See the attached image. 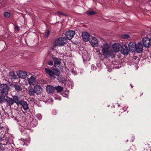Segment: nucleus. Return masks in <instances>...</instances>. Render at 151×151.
Here are the masks:
<instances>
[{
  "label": "nucleus",
  "instance_id": "obj_10",
  "mask_svg": "<svg viewBox=\"0 0 151 151\" xmlns=\"http://www.w3.org/2000/svg\"><path fill=\"white\" fill-rule=\"evenodd\" d=\"M34 90L35 93L37 95H39L41 93L42 90L41 87L39 85H36L34 86Z\"/></svg>",
  "mask_w": 151,
  "mask_h": 151
},
{
  "label": "nucleus",
  "instance_id": "obj_44",
  "mask_svg": "<svg viewBox=\"0 0 151 151\" xmlns=\"http://www.w3.org/2000/svg\"><path fill=\"white\" fill-rule=\"evenodd\" d=\"M17 151H22V150H17Z\"/></svg>",
  "mask_w": 151,
  "mask_h": 151
},
{
  "label": "nucleus",
  "instance_id": "obj_21",
  "mask_svg": "<svg viewBox=\"0 0 151 151\" xmlns=\"http://www.w3.org/2000/svg\"><path fill=\"white\" fill-rule=\"evenodd\" d=\"M37 124L38 122L35 119H33L30 123V126L32 127H35Z\"/></svg>",
  "mask_w": 151,
  "mask_h": 151
},
{
  "label": "nucleus",
  "instance_id": "obj_14",
  "mask_svg": "<svg viewBox=\"0 0 151 151\" xmlns=\"http://www.w3.org/2000/svg\"><path fill=\"white\" fill-rule=\"evenodd\" d=\"M136 44L134 42H130L128 44V46L130 51L135 52V51Z\"/></svg>",
  "mask_w": 151,
  "mask_h": 151
},
{
  "label": "nucleus",
  "instance_id": "obj_46",
  "mask_svg": "<svg viewBox=\"0 0 151 151\" xmlns=\"http://www.w3.org/2000/svg\"><path fill=\"white\" fill-rule=\"evenodd\" d=\"M118 106L119 107H120V105H119V104H118Z\"/></svg>",
  "mask_w": 151,
  "mask_h": 151
},
{
  "label": "nucleus",
  "instance_id": "obj_29",
  "mask_svg": "<svg viewBox=\"0 0 151 151\" xmlns=\"http://www.w3.org/2000/svg\"><path fill=\"white\" fill-rule=\"evenodd\" d=\"M29 141L30 140H29V141H28L27 140L23 139V141H22L23 143H22V142H21V143L23 144V145H28V144L29 143Z\"/></svg>",
  "mask_w": 151,
  "mask_h": 151
},
{
  "label": "nucleus",
  "instance_id": "obj_34",
  "mask_svg": "<svg viewBox=\"0 0 151 151\" xmlns=\"http://www.w3.org/2000/svg\"><path fill=\"white\" fill-rule=\"evenodd\" d=\"M71 72L73 74L75 75L77 74V72L74 70V68L71 69Z\"/></svg>",
  "mask_w": 151,
  "mask_h": 151
},
{
  "label": "nucleus",
  "instance_id": "obj_16",
  "mask_svg": "<svg viewBox=\"0 0 151 151\" xmlns=\"http://www.w3.org/2000/svg\"><path fill=\"white\" fill-rule=\"evenodd\" d=\"M36 78L33 76H32L28 79L29 83L30 85L34 86L36 83Z\"/></svg>",
  "mask_w": 151,
  "mask_h": 151
},
{
  "label": "nucleus",
  "instance_id": "obj_39",
  "mask_svg": "<svg viewBox=\"0 0 151 151\" xmlns=\"http://www.w3.org/2000/svg\"><path fill=\"white\" fill-rule=\"evenodd\" d=\"M88 13L91 15H92L94 14L95 13V12L93 11H91L90 12H89Z\"/></svg>",
  "mask_w": 151,
  "mask_h": 151
},
{
  "label": "nucleus",
  "instance_id": "obj_17",
  "mask_svg": "<svg viewBox=\"0 0 151 151\" xmlns=\"http://www.w3.org/2000/svg\"><path fill=\"white\" fill-rule=\"evenodd\" d=\"M52 59L54 62L55 66H57L58 65H60L61 62L59 58L53 57Z\"/></svg>",
  "mask_w": 151,
  "mask_h": 151
},
{
  "label": "nucleus",
  "instance_id": "obj_38",
  "mask_svg": "<svg viewBox=\"0 0 151 151\" xmlns=\"http://www.w3.org/2000/svg\"><path fill=\"white\" fill-rule=\"evenodd\" d=\"M57 13L58 14V16H59L60 15H64V16H65L66 15L65 14H63L60 11H58L57 12Z\"/></svg>",
  "mask_w": 151,
  "mask_h": 151
},
{
  "label": "nucleus",
  "instance_id": "obj_49",
  "mask_svg": "<svg viewBox=\"0 0 151 151\" xmlns=\"http://www.w3.org/2000/svg\"><path fill=\"white\" fill-rule=\"evenodd\" d=\"M150 31H151V30H150Z\"/></svg>",
  "mask_w": 151,
  "mask_h": 151
},
{
  "label": "nucleus",
  "instance_id": "obj_19",
  "mask_svg": "<svg viewBox=\"0 0 151 151\" xmlns=\"http://www.w3.org/2000/svg\"><path fill=\"white\" fill-rule=\"evenodd\" d=\"M13 99L14 101V103H16L18 105H19L20 101H22V100H19V98L17 96H13Z\"/></svg>",
  "mask_w": 151,
  "mask_h": 151
},
{
  "label": "nucleus",
  "instance_id": "obj_30",
  "mask_svg": "<svg viewBox=\"0 0 151 151\" xmlns=\"http://www.w3.org/2000/svg\"><path fill=\"white\" fill-rule=\"evenodd\" d=\"M130 36L128 35L124 34L122 36V39H126L129 38Z\"/></svg>",
  "mask_w": 151,
  "mask_h": 151
},
{
  "label": "nucleus",
  "instance_id": "obj_3",
  "mask_svg": "<svg viewBox=\"0 0 151 151\" xmlns=\"http://www.w3.org/2000/svg\"><path fill=\"white\" fill-rule=\"evenodd\" d=\"M66 42V38L65 37H59L58 40H55L53 45L54 47L57 46L61 47L65 45Z\"/></svg>",
  "mask_w": 151,
  "mask_h": 151
},
{
  "label": "nucleus",
  "instance_id": "obj_47",
  "mask_svg": "<svg viewBox=\"0 0 151 151\" xmlns=\"http://www.w3.org/2000/svg\"><path fill=\"white\" fill-rule=\"evenodd\" d=\"M95 69L96 70V67H95Z\"/></svg>",
  "mask_w": 151,
  "mask_h": 151
},
{
  "label": "nucleus",
  "instance_id": "obj_37",
  "mask_svg": "<svg viewBox=\"0 0 151 151\" xmlns=\"http://www.w3.org/2000/svg\"><path fill=\"white\" fill-rule=\"evenodd\" d=\"M136 147H135V146L134 145H132L131 147L130 150H131L133 151H134L136 150Z\"/></svg>",
  "mask_w": 151,
  "mask_h": 151
},
{
  "label": "nucleus",
  "instance_id": "obj_4",
  "mask_svg": "<svg viewBox=\"0 0 151 151\" xmlns=\"http://www.w3.org/2000/svg\"><path fill=\"white\" fill-rule=\"evenodd\" d=\"M1 92L3 96H6L8 93L9 87L6 84H1L0 86Z\"/></svg>",
  "mask_w": 151,
  "mask_h": 151
},
{
  "label": "nucleus",
  "instance_id": "obj_33",
  "mask_svg": "<svg viewBox=\"0 0 151 151\" xmlns=\"http://www.w3.org/2000/svg\"><path fill=\"white\" fill-rule=\"evenodd\" d=\"M4 96H0V102H3L4 101L5 97Z\"/></svg>",
  "mask_w": 151,
  "mask_h": 151
},
{
  "label": "nucleus",
  "instance_id": "obj_31",
  "mask_svg": "<svg viewBox=\"0 0 151 151\" xmlns=\"http://www.w3.org/2000/svg\"><path fill=\"white\" fill-rule=\"evenodd\" d=\"M29 94L31 96H34V91L33 90V91L32 90H30L29 91Z\"/></svg>",
  "mask_w": 151,
  "mask_h": 151
},
{
  "label": "nucleus",
  "instance_id": "obj_9",
  "mask_svg": "<svg viewBox=\"0 0 151 151\" xmlns=\"http://www.w3.org/2000/svg\"><path fill=\"white\" fill-rule=\"evenodd\" d=\"M82 37L83 40L85 42L88 41L90 37H91L90 34L86 32H83Z\"/></svg>",
  "mask_w": 151,
  "mask_h": 151
},
{
  "label": "nucleus",
  "instance_id": "obj_1",
  "mask_svg": "<svg viewBox=\"0 0 151 151\" xmlns=\"http://www.w3.org/2000/svg\"><path fill=\"white\" fill-rule=\"evenodd\" d=\"M101 52L102 55L105 58H108L110 57H114V52H112L110 50L109 45L106 44H104L102 46Z\"/></svg>",
  "mask_w": 151,
  "mask_h": 151
},
{
  "label": "nucleus",
  "instance_id": "obj_12",
  "mask_svg": "<svg viewBox=\"0 0 151 151\" xmlns=\"http://www.w3.org/2000/svg\"><path fill=\"white\" fill-rule=\"evenodd\" d=\"M143 46L141 43H138L136 44L135 51L139 53L141 52L143 50Z\"/></svg>",
  "mask_w": 151,
  "mask_h": 151
},
{
  "label": "nucleus",
  "instance_id": "obj_22",
  "mask_svg": "<svg viewBox=\"0 0 151 151\" xmlns=\"http://www.w3.org/2000/svg\"><path fill=\"white\" fill-rule=\"evenodd\" d=\"M14 87L15 88V90L17 91H21L22 90V87L20 85H19L15 83L14 85Z\"/></svg>",
  "mask_w": 151,
  "mask_h": 151
},
{
  "label": "nucleus",
  "instance_id": "obj_27",
  "mask_svg": "<svg viewBox=\"0 0 151 151\" xmlns=\"http://www.w3.org/2000/svg\"><path fill=\"white\" fill-rule=\"evenodd\" d=\"M67 82L66 83H68L67 85L70 88H72L74 85L72 82L71 81L69 80L68 81H67Z\"/></svg>",
  "mask_w": 151,
  "mask_h": 151
},
{
  "label": "nucleus",
  "instance_id": "obj_32",
  "mask_svg": "<svg viewBox=\"0 0 151 151\" xmlns=\"http://www.w3.org/2000/svg\"><path fill=\"white\" fill-rule=\"evenodd\" d=\"M4 15L5 17L8 18L10 17V14L8 12H5L4 13Z\"/></svg>",
  "mask_w": 151,
  "mask_h": 151
},
{
  "label": "nucleus",
  "instance_id": "obj_5",
  "mask_svg": "<svg viewBox=\"0 0 151 151\" xmlns=\"http://www.w3.org/2000/svg\"><path fill=\"white\" fill-rule=\"evenodd\" d=\"M142 41L144 47H147L151 46V39L147 37H144L142 39Z\"/></svg>",
  "mask_w": 151,
  "mask_h": 151
},
{
  "label": "nucleus",
  "instance_id": "obj_43",
  "mask_svg": "<svg viewBox=\"0 0 151 151\" xmlns=\"http://www.w3.org/2000/svg\"><path fill=\"white\" fill-rule=\"evenodd\" d=\"M50 33V32L49 31H48L47 32V35L46 36V37H47L48 35Z\"/></svg>",
  "mask_w": 151,
  "mask_h": 151
},
{
  "label": "nucleus",
  "instance_id": "obj_7",
  "mask_svg": "<svg viewBox=\"0 0 151 151\" xmlns=\"http://www.w3.org/2000/svg\"><path fill=\"white\" fill-rule=\"evenodd\" d=\"M75 34V32L73 30H69L65 33V35L67 38L70 40L74 36Z\"/></svg>",
  "mask_w": 151,
  "mask_h": 151
},
{
  "label": "nucleus",
  "instance_id": "obj_42",
  "mask_svg": "<svg viewBox=\"0 0 151 151\" xmlns=\"http://www.w3.org/2000/svg\"><path fill=\"white\" fill-rule=\"evenodd\" d=\"M4 137V136H0V141H2L3 140V138Z\"/></svg>",
  "mask_w": 151,
  "mask_h": 151
},
{
  "label": "nucleus",
  "instance_id": "obj_45",
  "mask_svg": "<svg viewBox=\"0 0 151 151\" xmlns=\"http://www.w3.org/2000/svg\"><path fill=\"white\" fill-rule=\"evenodd\" d=\"M131 87H132H132H133V86H132V85H131Z\"/></svg>",
  "mask_w": 151,
  "mask_h": 151
},
{
  "label": "nucleus",
  "instance_id": "obj_28",
  "mask_svg": "<svg viewBox=\"0 0 151 151\" xmlns=\"http://www.w3.org/2000/svg\"><path fill=\"white\" fill-rule=\"evenodd\" d=\"M62 95L63 96H64L65 97H67L69 95V92L68 91H65L63 93H62Z\"/></svg>",
  "mask_w": 151,
  "mask_h": 151
},
{
  "label": "nucleus",
  "instance_id": "obj_8",
  "mask_svg": "<svg viewBox=\"0 0 151 151\" xmlns=\"http://www.w3.org/2000/svg\"><path fill=\"white\" fill-rule=\"evenodd\" d=\"M92 40L89 42L93 47H96L98 46V40L94 37H91Z\"/></svg>",
  "mask_w": 151,
  "mask_h": 151
},
{
  "label": "nucleus",
  "instance_id": "obj_15",
  "mask_svg": "<svg viewBox=\"0 0 151 151\" xmlns=\"http://www.w3.org/2000/svg\"><path fill=\"white\" fill-rule=\"evenodd\" d=\"M46 89L47 92L50 94L53 93L55 91V88L52 86H47Z\"/></svg>",
  "mask_w": 151,
  "mask_h": 151
},
{
  "label": "nucleus",
  "instance_id": "obj_26",
  "mask_svg": "<svg viewBox=\"0 0 151 151\" xmlns=\"http://www.w3.org/2000/svg\"><path fill=\"white\" fill-rule=\"evenodd\" d=\"M59 79H58L59 82L62 83H64L65 82L66 83V82L67 81L66 79L64 77H61L60 78H58Z\"/></svg>",
  "mask_w": 151,
  "mask_h": 151
},
{
  "label": "nucleus",
  "instance_id": "obj_36",
  "mask_svg": "<svg viewBox=\"0 0 151 151\" xmlns=\"http://www.w3.org/2000/svg\"><path fill=\"white\" fill-rule=\"evenodd\" d=\"M36 116L39 120L41 119L42 117V115L40 114H37L36 115Z\"/></svg>",
  "mask_w": 151,
  "mask_h": 151
},
{
  "label": "nucleus",
  "instance_id": "obj_25",
  "mask_svg": "<svg viewBox=\"0 0 151 151\" xmlns=\"http://www.w3.org/2000/svg\"><path fill=\"white\" fill-rule=\"evenodd\" d=\"M20 131H21V132L22 133H25V132H27L26 131V132L25 131H26V129L27 130H29V128L28 127H26V128H24V127H22L21 128H20Z\"/></svg>",
  "mask_w": 151,
  "mask_h": 151
},
{
  "label": "nucleus",
  "instance_id": "obj_18",
  "mask_svg": "<svg viewBox=\"0 0 151 151\" xmlns=\"http://www.w3.org/2000/svg\"><path fill=\"white\" fill-rule=\"evenodd\" d=\"M6 101L8 106H11L14 103V101L12 98L8 97L6 100Z\"/></svg>",
  "mask_w": 151,
  "mask_h": 151
},
{
  "label": "nucleus",
  "instance_id": "obj_35",
  "mask_svg": "<svg viewBox=\"0 0 151 151\" xmlns=\"http://www.w3.org/2000/svg\"><path fill=\"white\" fill-rule=\"evenodd\" d=\"M47 64L49 65L52 66L53 65V62L52 60H50L48 61V62L47 63Z\"/></svg>",
  "mask_w": 151,
  "mask_h": 151
},
{
  "label": "nucleus",
  "instance_id": "obj_13",
  "mask_svg": "<svg viewBox=\"0 0 151 151\" xmlns=\"http://www.w3.org/2000/svg\"><path fill=\"white\" fill-rule=\"evenodd\" d=\"M19 105L22 106V107L24 110H27L29 109L28 104L26 101H20Z\"/></svg>",
  "mask_w": 151,
  "mask_h": 151
},
{
  "label": "nucleus",
  "instance_id": "obj_23",
  "mask_svg": "<svg viewBox=\"0 0 151 151\" xmlns=\"http://www.w3.org/2000/svg\"><path fill=\"white\" fill-rule=\"evenodd\" d=\"M56 89L57 91V92L58 93L60 92L61 91H62L63 89V88L60 86H56L55 88V90Z\"/></svg>",
  "mask_w": 151,
  "mask_h": 151
},
{
  "label": "nucleus",
  "instance_id": "obj_41",
  "mask_svg": "<svg viewBox=\"0 0 151 151\" xmlns=\"http://www.w3.org/2000/svg\"><path fill=\"white\" fill-rule=\"evenodd\" d=\"M4 150V148L3 147L2 145L0 144V151H3Z\"/></svg>",
  "mask_w": 151,
  "mask_h": 151
},
{
  "label": "nucleus",
  "instance_id": "obj_2",
  "mask_svg": "<svg viewBox=\"0 0 151 151\" xmlns=\"http://www.w3.org/2000/svg\"><path fill=\"white\" fill-rule=\"evenodd\" d=\"M45 70L46 73L50 76V78L52 80L55 78L56 76L58 77L60 74V71L57 69L52 71L49 68H45Z\"/></svg>",
  "mask_w": 151,
  "mask_h": 151
},
{
  "label": "nucleus",
  "instance_id": "obj_6",
  "mask_svg": "<svg viewBox=\"0 0 151 151\" xmlns=\"http://www.w3.org/2000/svg\"><path fill=\"white\" fill-rule=\"evenodd\" d=\"M121 46L120 44L118 43H115L112 45V50L113 51H111L112 52H114V57L116 55V52L119 51V49Z\"/></svg>",
  "mask_w": 151,
  "mask_h": 151
},
{
  "label": "nucleus",
  "instance_id": "obj_11",
  "mask_svg": "<svg viewBox=\"0 0 151 151\" xmlns=\"http://www.w3.org/2000/svg\"><path fill=\"white\" fill-rule=\"evenodd\" d=\"M121 47L122 48L121 52L122 54L124 55H127L129 52L127 46L125 45H123L121 46Z\"/></svg>",
  "mask_w": 151,
  "mask_h": 151
},
{
  "label": "nucleus",
  "instance_id": "obj_48",
  "mask_svg": "<svg viewBox=\"0 0 151 151\" xmlns=\"http://www.w3.org/2000/svg\"><path fill=\"white\" fill-rule=\"evenodd\" d=\"M55 111V110H54V111Z\"/></svg>",
  "mask_w": 151,
  "mask_h": 151
},
{
  "label": "nucleus",
  "instance_id": "obj_24",
  "mask_svg": "<svg viewBox=\"0 0 151 151\" xmlns=\"http://www.w3.org/2000/svg\"><path fill=\"white\" fill-rule=\"evenodd\" d=\"M9 76L12 79H16L17 78L16 76L15 75L14 73L13 72H12L10 73Z\"/></svg>",
  "mask_w": 151,
  "mask_h": 151
},
{
  "label": "nucleus",
  "instance_id": "obj_20",
  "mask_svg": "<svg viewBox=\"0 0 151 151\" xmlns=\"http://www.w3.org/2000/svg\"><path fill=\"white\" fill-rule=\"evenodd\" d=\"M27 75V74L25 72L22 71L19 73V78L24 79L26 77Z\"/></svg>",
  "mask_w": 151,
  "mask_h": 151
},
{
  "label": "nucleus",
  "instance_id": "obj_40",
  "mask_svg": "<svg viewBox=\"0 0 151 151\" xmlns=\"http://www.w3.org/2000/svg\"><path fill=\"white\" fill-rule=\"evenodd\" d=\"M55 99H58L59 100H61V98L59 96H56L54 97Z\"/></svg>",
  "mask_w": 151,
  "mask_h": 151
}]
</instances>
